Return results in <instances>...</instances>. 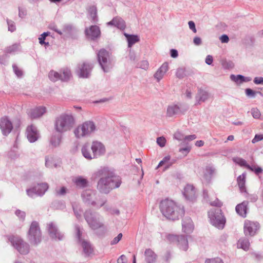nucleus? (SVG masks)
I'll list each match as a JSON object with an SVG mask.
<instances>
[{"label":"nucleus","mask_w":263,"mask_h":263,"mask_svg":"<svg viewBox=\"0 0 263 263\" xmlns=\"http://www.w3.org/2000/svg\"><path fill=\"white\" fill-rule=\"evenodd\" d=\"M15 215L20 219V220L24 221L25 219L26 213L25 212L17 210L15 212Z\"/></svg>","instance_id":"nucleus-50"},{"label":"nucleus","mask_w":263,"mask_h":263,"mask_svg":"<svg viewBox=\"0 0 263 263\" xmlns=\"http://www.w3.org/2000/svg\"><path fill=\"white\" fill-rule=\"evenodd\" d=\"M76 28L71 24H65L63 27L62 34L66 37L71 36L72 33L75 31Z\"/></svg>","instance_id":"nucleus-32"},{"label":"nucleus","mask_w":263,"mask_h":263,"mask_svg":"<svg viewBox=\"0 0 263 263\" xmlns=\"http://www.w3.org/2000/svg\"><path fill=\"white\" fill-rule=\"evenodd\" d=\"M245 93L247 97L249 98H255L257 91H255L251 88H246L245 89Z\"/></svg>","instance_id":"nucleus-48"},{"label":"nucleus","mask_w":263,"mask_h":263,"mask_svg":"<svg viewBox=\"0 0 263 263\" xmlns=\"http://www.w3.org/2000/svg\"><path fill=\"white\" fill-rule=\"evenodd\" d=\"M210 204L212 206H217L219 208L221 207L222 205V202L217 198H216V199L215 201L211 202Z\"/></svg>","instance_id":"nucleus-62"},{"label":"nucleus","mask_w":263,"mask_h":263,"mask_svg":"<svg viewBox=\"0 0 263 263\" xmlns=\"http://www.w3.org/2000/svg\"><path fill=\"white\" fill-rule=\"evenodd\" d=\"M96 129L95 124L93 121H87L84 122L80 127L74 130V134L77 138L89 136Z\"/></svg>","instance_id":"nucleus-8"},{"label":"nucleus","mask_w":263,"mask_h":263,"mask_svg":"<svg viewBox=\"0 0 263 263\" xmlns=\"http://www.w3.org/2000/svg\"><path fill=\"white\" fill-rule=\"evenodd\" d=\"M176 76L179 79H182L185 76V70L184 68H179L177 69Z\"/></svg>","instance_id":"nucleus-47"},{"label":"nucleus","mask_w":263,"mask_h":263,"mask_svg":"<svg viewBox=\"0 0 263 263\" xmlns=\"http://www.w3.org/2000/svg\"><path fill=\"white\" fill-rule=\"evenodd\" d=\"M259 228V224L258 222L246 220L243 227L244 233L246 236H253Z\"/></svg>","instance_id":"nucleus-15"},{"label":"nucleus","mask_w":263,"mask_h":263,"mask_svg":"<svg viewBox=\"0 0 263 263\" xmlns=\"http://www.w3.org/2000/svg\"><path fill=\"white\" fill-rule=\"evenodd\" d=\"M0 128L4 136H7L11 132L13 126L11 122L7 117H2L0 120Z\"/></svg>","instance_id":"nucleus-17"},{"label":"nucleus","mask_w":263,"mask_h":263,"mask_svg":"<svg viewBox=\"0 0 263 263\" xmlns=\"http://www.w3.org/2000/svg\"><path fill=\"white\" fill-rule=\"evenodd\" d=\"M83 231V228L80 227L78 224L74 225L75 236L78 242L84 240L82 238Z\"/></svg>","instance_id":"nucleus-34"},{"label":"nucleus","mask_w":263,"mask_h":263,"mask_svg":"<svg viewBox=\"0 0 263 263\" xmlns=\"http://www.w3.org/2000/svg\"><path fill=\"white\" fill-rule=\"evenodd\" d=\"M46 111L44 106H39L30 110L29 116L32 119H36L42 116Z\"/></svg>","instance_id":"nucleus-21"},{"label":"nucleus","mask_w":263,"mask_h":263,"mask_svg":"<svg viewBox=\"0 0 263 263\" xmlns=\"http://www.w3.org/2000/svg\"><path fill=\"white\" fill-rule=\"evenodd\" d=\"M86 35L90 37L91 40H95L100 36L101 31L99 27L97 25L91 26L89 29H85Z\"/></svg>","instance_id":"nucleus-20"},{"label":"nucleus","mask_w":263,"mask_h":263,"mask_svg":"<svg viewBox=\"0 0 263 263\" xmlns=\"http://www.w3.org/2000/svg\"><path fill=\"white\" fill-rule=\"evenodd\" d=\"M238 245L240 246V247L244 250H249L250 246L249 240L248 238H242L239 239L238 242Z\"/></svg>","instance_id":"nucleus-39"},{"label":"nucleus","mask_w":263,"mask_h":263,"mask_svg":"<svg viewBox=\"0 0 263 263\" xmlns=\"http://www.w3.org/2000/svg\"><path fill=\"white\" fill-rule=\"evenodd\" d=\"M122 237V234L119 233L117 236L115 237L114 239L111 241L110 244L111 245H116L119 242Z\"/></svg>","instance_id":"nucleus-60"},{"label":"nucleus","mask_w":263,"mask_h":263,"mask_svg":"<svg viewBox=\"0 0 263 263\" xmlns=\"http://www.w3.org/2000/svg\"><path fill=\"white\" fill-rule=\"evenodd\" d=\"M72 206L74 215L78 219H80L82 217V210L81 208L76 203H72Z\"/></svg>","instance_id":"nucleus-38"},{"label":"nucleus","mask_w":263,"mask_h":263,"mask_svg":"<svg viewBox=\"0 0 263 263\" xmlns=\"http://www.w3.org/2000/svg\"><path fill=\"white\" fill-rule=\"evenodd\" d=\"M166 238L170 242L176 244L180 249L183 251H186L188 249V241L184 235L168 234Z\"/></svg>","instance_id":"nucleus-12"},{"label":"nucleus","mask_w":263,"mask_h":263,"mask_svg":"<svg viewBox=\"0 0 263 263\" xmlns=\"http://www.w3.org/2000/svg\"><path fill=\"white\" fill-rule=\"evenodd\" d=\"M149 66L148 62L147 61H142L139 64L138 67L140 68L146 70Z\"/></svg>","instance_id":"nucleus-56"},{"label":"nucleus","mask_w":263,"mask_h":263,"mask_svg":"<svg viewBox=\"0 0 263 263\" xmlns=\"http://www.w3.org/2000/svg\"><path fill=\"white\" fill-rule=\"evenodd\" d=\"M176 160L175 159H172L171 161V156L168 155L164 157L163 159L160 161L159 162L158 167H160L162 166L164 164H166L165 166L164 170L168 169L171 166H172L174 163H175Z\"/></svg>","instance_id":"nucleus-29"},{"label":"nucleus","mask_w":263,"mask_h":263,"mask_svg":"<svg viewBox=\"0 0 263 263\" xmlns=\"http://www.w3.org/2000/svg\"><path fill=\"white\" fill-rule=\"evenodd\" d=\"M209 95L206 91L200 89L195 97L196 100V105L200 104L201 102H204L209 98Z\"/></svg>","instance_id":"nucleus-26"},{"label":"nucleus","mask_w":263,"mask_h":263,"mask_svg":"<svg viewBox=\"0 0 263 263\" xmlns=\"http://www.w3.org/2000/svg\"><path fill=\"white\" fill-rule=\"evenodd\" d=\"M20 45L18 44H14L8 47L5 49V52L7 53H12L17 51L19 49Z\"/></svg>","instance_id":"nucleus-45"},{"label":"nucleus","mask_w":263,"mask_h":263,"mask_svg":"<svg viewBox=\"0 0 263 263\" xmlns=\"http://www.w3.org/2000/svg\"><path fill=\"white\" fill-rule=\"evenodd\" d=\"M174 138H175L176 139H177L178 140H179V141L183 140V141H184L185 136L182 134H181L180 132H178L175 133L174 135Z\"/></svg>","instance_id":"nucleus-59"},{"label":"nucleus","mask_w":263,"mask_h":263,"mask_svg":"<svg viewBox=\"0 0 263 263\" xmlns=\"http://www.w3.org/2000/svg\"><path fill=\"white\" fill-rule=\"evenodd\" d=\"M13 70L15 73V74L18 77H21L23 75L22 71L18 69L17 66L15 64H13L12 65Z\"/></svg>","instance_id":"nucleus-57"},{"label":"nucleus","mask_w":263,"mask_h":263,"mask_svg":"<svg viewBox=\"0 0 263 263\" xmlns=\"http://www.w3.org/2000/svg\"><path fill=\"white\" fill-rule=\"evenodd\" d=\"M182 230L186 234H189L192 232L194 229L193 222L190 217H185L182 220Z\"/></svg>","instance_id":"nucleus-22"},{"label":"nucleus","mask_w":263,"mask_h":263,"mask_svg":"<svg viewBox=\"0 0 263 263\" xmlns=\"http://www.w3.org/2000/svg\"><path fill=\"white\" fill-rule=\"evenodd\" d=\"M27 138L28 141L33 143L37 140L40 137V134L36 127L33 125L28 126L26 129Z\"/></svg>","instance_id":"nucleus-18"},{"label":"nucleus","mask_w":263,"mask_h":263,"mask_svg":"<svg viewBox=\"0 0 263 263\" xmlns=\"http://www.w3.org/2000/svg\"><path fill=\"white\" fill-rule=\"evenodd\" d=\"M211 223L218 229H223L226 221L221 209H212L208 212Z\"/></svg>","instance_id":"nucleus-7"},{"label":"nucleus","mask_w":263,"mask_h":263,"mask_svg":"<svg viewBox=\"0 0 263 263\" xmlns=\"http://www.w3.org/2000/svg\"><path fill=\"white\" fill-rule=\"evenodd\" d=\"M160 210L164 216L172 220L178 219L184 213L183 208L177 205L174 201L168 199L161 201Z\"/></svg>","instance_id":"nucleus-2"},{"label":"nucleus","mask_w":263,"mask_h":263,"mask_svg":"<svg viewBox=\"0 0 263 263\" xmlns=\"http://www.w3.org/2000/svg\"><path fill=\"white\" fill-rule=\"evenodd\" d=\"M7 23L8 26V30L11 32H14L16 29L14 22L12 20L7 19Z\"/></svg>","instance_id":"nucleus-49"},{"label":"nucleus","mask_w":263,"mask_h":263,"mask_svg":"<svg viewBox=\"0 0 263 263\" xmlns=\"http://www.w3.org/2000/svg\"><path fill=\"white\" fill-rule=\"evenodd\" d=\"M95 175L100 178L97 189L101 193L108 194L112 190L119 187L122 182L121 177L115 175L107 167L101 168Z\"/></svg>","instance_id":"nucleus-1"},{"label":"nucleus","mask_w":263,"mask_h":263,"mask_svg":"<svg viewBox=\"0 0 263 263\" xmlns=\"http://www.w3.org/2000/svg\"><path fill=\"white\" fill-rule=\"evenodd\" d=\"M52 206L55 209L64 210L66 208L64 202L62 201H54L52 203Z\"/></svg>","instance_id":"nucleus-42"},{"label":"nucleus","mask_w":263,"mask_h":263,"mask_svg":"<svg viewBox=\"0 0 263 263\" xmlns=\"http://www.w3.org/2000/svg\"><path fill=\"white\" fill-rule=\"evenodd\" d=\"M164 74L165 73L162 72L160 69H158L154 74V78L159 82L162 79Z\"/></svg>","instance_id":"nucleus-53"},{"label":"nucleus","mask_w":263,"mask_h":263,"mask_svg":"<svg viewBox=\"0 0 263 263\" xmlns=\"http://www.w3.org/2000/svg\"><path fill=\"white\" fill-rule=\"evenodd\" d=\"M233 161L240 166H244L249 170H253V166H250L247 163V161L240 157H234Z\"/></svg>","instance_id":"nucleus-33"},{"label":"nucleus","mask_w":263,"mask_h":263,"mask_svg":"<svg viewBox=\"0 0 263 263\" xmlns=\"http://www.w3.org/2000/svg\"><path fill=\"white\" fill-rule=\"evenodd\" d=\"M118 263H127V259L124 255H121L117 260Z\"/></svg>","instance_id":"nucleus-64"},{"label":"nucleus","mask_w":263,"mask_h":263,"mask_svg":"<svg viewBox=\"0 0 263 263\" xmlns=\"http://www.w3.org/2000/svg\"><path fill=\"white\" fill-rule=\"evenodd\" d=\"M62 139V135L60 134H55L52 135L50 139V143L54 147H57L60 145Z\"/></svg>","instance_id":"nucleus-36"},{"label":"nucleus","mask_w":263,"mask_h":263,"mask_svg":"<svg viewBox=\"0 0 263 263\" xmlns=\"http://www.w3.org/2000/svg\"><path fill=\"white\" fill-rule=\"evenodd\" d=\"M215 171V168L212 166H206L205 172L204 174V178L208 181L210 182L211 180L212 176Z\"/></svg>","instance_id":"nucleus-35"},{"label":"nucleus","mask_w":263,"mask_h":263,"mask_svg":"<svg viewBox=\"0 0 263 263\" xmlns=\"http://www.w3.org/2000/svg\"><path fill=\"white\" fill-rule=\"evenodd\" d=\"M181 112L180 108L176 104L168 106L166 110V115L169 117L178 115Z\"/></svg>","instance_id":"nucleus-28"},{"label":"nucleus","mask_w":263,"mask_h":263,"mask_svg":"<svg viewBox=\"0 0 263 263\" xmlns=\"http://www.w3.org/2000/svg\"><path fill=\"white\" fill-rule=\"evenodd\" d=\"M205 263H223L222 260L218 257L212 259H208L205 260Z\"/></svg>","instance_id":"nucleus-54"},{"label":"nucleus","mask_w":263,"mask_h":263,"mask_svg":"<svg viewBox=\"0 0 263 263\" xmlns=\"http://www.w3.org/2000/svg\"><path fill=\"white\" fill-rule=\"evenodd\" d=\"M243 76L241 74L234 75L231 74L230 76V79L232 81L235 82L237 84H240L243 83Z\"/></svg>","instance_id":"nucleus-43"},{"label":"nucleus","mask_w":263,"mask_h":263,"mask_svg":"<svg viewBox=\"0 0 263 263\" xmlns=\"http://www.w3.org/2000/svg\"><path fill=\"white\" fill-rule=\"evenodd\" d=\"M237 181L240 192L241 193H247L246 188L245 186L246 174L243 173L242 175H239L237 178Z\"/></svg>","instance_id":"nucleus-30"},{"label":"nucleus","mask_w":263,"mask_h":263,"mask_svg":"<svg viewBox=\"0 0 263 263\" xmlns=\"http://www.w3.org/2000/svg\"><path fill=\"white\" fill-rule=\"evenodd\" d=\"M263 139V135H256L252 139V142L255 143Z\"/></svg>","instance_id":"nucleus-63"},{"label":"nucleus","mask_w":263,"mask_h":263,"mask_svg":"<svg viewBox=\"0 0 263 263\" xmlns=\"http://www.w3.org/2000/svg\"><path fill=\"white\" fill-rule=\"evenodd\" d=\"M157 144L161 147H164L165 145L166 139L163 137H159L157 138Z\"/></svg>","instance_id":"nucleus-52"},{"label":"nucleus","mask_w":263,"mask_h":263,"mask_svg":"<svg viewBox=\"0 0 263 263\" xmlns=\"http://www.w3.org/2000/svg\"><path fill=\"white\" fill-rule=\"evenodd\" d=\"M48 77L51 81L55 82L61 80V74L53 70H51L49 73Z\"/></svg>","instance_id":"nucleus-41"},{"label":"nucleus","mask_w":263,"mask_h":263,"mask_svg":"<svg viewBox=\"0 0 263 263\" xmlns=\"http://www.w3.org/2000/svg\"><path fill=\"white\" fill-rule=\"evenodd\" d=\"M27 239L30 243L34 246L38 245L42 240V233L39 223L33 221L27 233Z\"/></svg>","instance_id":"nucleus-5"},{"label":"nucleus","mask_w":263,"mask_h":263,"mask_svg":"<svg viewBox=\"0 0 263 263\" xmlns=\"http://www.w3.org/2000/svg\"><path fill=\"white\" fill-rule=\"evenodd\" d=\"M253 82L256 85H263V77H256L253 80Z\"/></svg>","instance_id":"nucleus-61"},{"label":"nucleus","mask_w":263,"mask_h":263,"mask_svg":"<svg viewBox=\"0 0 263 263\" xmlns=\"http://www.w3.org/2000/svg\"><path fill=\"white\" fill-rule=\"evenodd\" d=\"M124 35L127 39L128 47H131L134 44L139 42L140 40L139 36L137 35L128 34L126 33H124Z\"/></svg>","instance_id":"nucleus-31"},{"label":"nucleus","mask_w":263,"mask_h":263,"mask_svg":"<svg viewBox=\"0 0 263 263\" xmlns=\"http://www.w3.org/2000/svg\"><path fill=\"white\" fill-rule=\"evenodd\" d=\"M183 194L186 200L193 201L196 198L195 187L191 184L186 185L184 189Z\"/></svg>","instance_id":"nucleus-19"},{"label":"nucleus","mask_w":263,"mask_h":263,"mask_svg":"<svg viewBox=\"0 0 263 263\" xmlns=\"http://www.w3.org/2000/svg\"><path fill=\"white\" fill-rule=\"evenodd\" d=\"M81 152L83 157L87 160L99 158L105 154L106 148L104 145L99 141H93L91 144H84Z\"/></svg>","instance_id":"nucleus-3"},{"label":"nucleus","mask_w":263,"mask_h":263,"mask_svg":"<svg viewBox=\"0 0 263 263\" xmlns=\"http://www.w3.org/2000/svg\"><path fill=\"white\" fill-rule=\"evenodd\" d=\"M251 114L253 118L258 119L260 116V112L257 108H252L251 109Z\"/></svg>","instance_id":"nucleus-58"},{"label":"nucleus","mask_w":263,"mask_h":263,"mask_svg":"<svg viewBox=\"0 0 263 263\" xmlns=\"http://www.w3.org/2000/svg\"><path fill=\"white\" fill-rule=\"evenodd\" d=\"M97 59L99 65L104 72H108L113 67L110 54L106 49H100L97 53Z\"/></svg>","instance_id":"nucleus-6"},{"label":"nucleus","mask_w":263,"mask_h":263,"mask_svg":"<svg viewBox=\"0 0 263 263\" xmlns=\"http://www.w3.org/2000/svg\"><path fill=\"white\" fill-rule=\"evenodd\" d=\"M248 204V201H244L241 203L237 204L235 208L237 213L243 218L247 216Z\"/></svg>","instance_id":"nucleus-23"},{"label":"nucleus","mask_w":263,"mask_h":263,"mask_svg":"<svg viewBox=\"0 0 263 263\" xmlns=\"http://www.w3.org/2000/svg\"><path fill=\"white\" fill-rule=\"evenodd\" d=\"M50 34L49 32H45L43 33L39 38V43L41 45H43L45 43V40L46 37Z\"/></svg>","instance_id":"nucleus-51"},{"label":"nucleus","mask_w":263,"mask_h":263,"mask_svg":"<svg viewBox=\"0 0 263 263\" xmlns=\"http://www.w3.org/2000/svg\"><path fill=\"white\" fill-rule=\"evenodd\" d=\"M108 25H113L120 30H124L126 28L125 21L120 17H115L111 21L107 23Z\"/></svg>","instance_id":"nucleus-24"},{"label":"nucleus","mask_w":263,"mask_h":263,"mask_svg":"<svg viewBox=\"0 0 263 263\" xmlns=\"http://www.w3.org/2000/svg\"><path fill=\"white\" fill-rule=\"evenodd\" d=\"M84 216L87 223L92 229L97 230L103 227V224L101 222L98 213L93 212L91 210H87L85 212Z\"/></svg>","instance_id":"nucleus-9"},{"label":"nucleus","mask_w":263,"mask_h":263,"mask_svg":"<svg viewBox=\"0 0 263 263\" xmlns=\"http://www.w3.org/2000/svg\"><path fill=\"white\" fill-rule=\"evenodd\" d=\"M47 230L50 237L55 240H62L64 235L61 233L57 227L55 223L51 222L47 224Z\"/></svg>","instance_id":"nucleus-16"},{"label":"nucleus","mask_w":263,"mask_h":263,"mask_svg":"<svg viewBox=\"0 0 263 263\" xmlns=\"http://www.w3.org/2000/svg\"><path fill=\"white\" fill-rule=\"evenodd\" d=\"M60 74H61V80L64 82L69 81L71 77V71L68 68L64 69Z\"/></svg>","instance_id":"nucleus-37"},{"label":"nucleus","mask_w":263,"mask_h":263,"mask_svg":"<svg viewBox=\"0 0 263 263\" xmlns=\"http://www.w3.org/2000/svg\"><path fill=\"white\" fill-rule=\"evenodd\" d=\"M96 192L95 191L91 190H87L84 191L82 194L81 197L83 200V201L88 205H91L93 206L96 207L99 209L101 207L103 206L104 204H105L106 202V200H102V202L99 204H97L96 200L97 199L96 198Z\"/></svg>","instance_id":"nucleus-10"},{"label":"nucleus","mask_w":263,"mask_h":263,"mask_svg":"<svg viewBox=\"0 0 263 263\" xmlns=\"http://www.w3.org/2000/svg\"><path fill=\"white\" fill-rule=\"evenodd\" d=\"M83 248V251L86 256H89L92 253L93 249L90 242L86 240H83L78 242Z\"/></svg>","instance_id":"nucleus-27"},{"label":"nucleus","mask_w":263,"mask_h":263,"mask_svg":"<svg viewBox=\"0 0 263 263\" xmlns=\"http://www.w3.org/2000/svg\"><path fill=\"white\" fill-rule=\"evenodd\" d=\"M76 124V119L71 114L62 113L54 121V128L59 134L71 130Z\"/></svg>","instance_id":"nucleus-4"},{"label":"nucleus","mask_w":263,"mask_h":263,"mask_svg":"<svg viewBox=\"0 0 263 263\" xmlns=\"http://www.w3.org/2000/svg\"><path fill=\"white\" fill-rule=\"evenodd\" d=\"M49 188L47 183H38L37 185L26 190V193L28 196L33 198L34 195L42 196Z\"/></svg>","instance_id":"nucleus-13"},{"label":"nucleus","mask_w":263,"mask_h":263,"mask_svg":"<svg viewBox=\"0 0 263 263\" xmlns=\"http://www.w3.org/2000/svg\"><path fill=\"white\" fill-rule=\"evenodd\" d=\"M145 260L147 263H155L157 258V254L151 249H146L144 252Z\"/></svg>","instance_id":"nucleus-25"},{"label":"nucleus","mask_w":263,"mask_h":263,"mask_svg":"<svg viewBox=\"0 0 263 263\" xmlns=\"http://www.w3.org/2000/svg\"><path fill=\"white\" fill-rule=\"evenodd\" d=\"M89 13L92 20L95 22L97 17V7L95 6L90 7L89 9Z\"/></svg>","instance_id":"nucleus-44"},{"label":"nucleus","mask_w":263,"mask_h":263,"mask_svg":"<svg viewBox=\"0 0 263 263\" xmlns=\"http://www.w3.org/2000/svg\"><path fill=\"white\" fill-rule=\"evenodd\" d=\"M93 67L92 63L84 62L78 65L77 73L79 77L81 78H88L91 74V72Z\"/></svg>","instance_id":"nucleus-14"},{"label":"nucleus","mask_w":263,"mask_h":263,"mask_svg":"<svg viewBox=\"0 0 263 263\" xmlns=\"http://www.w3.org/2000/svg\"><path fill=\"white\" fill-rule=\"evenodd\" d=\"M75 183L77 186L84 188L87 186L88 181L87 179L82 177H79L76 179Z\"/></svg>","instance_id":"nucleus-40"},{"label":"nucleus","mask_w":263,"mask_h":263,"mask_svg":"<svg viewBox=\"0 0 263 263\" xmlns=\"http://www.w3.org/2000/svg\"><path fill=\"white\" fill-rule=\"evenodd\" d=\"M67 189L65 186H63L60 190H55V194L58 196H63L66 194Z\"/></svg>","instance_id":"nucleus-55"},{"label":"nucleus","mask_w":263,"mask_h":263,"mask_svg":"<svg viewBox=\"0 0 263 263\" xmlns=\"http://www.w3.org/2000/svg\"><path fill=\"white\" fill-rule=\"evenodd\" d=\"M11 245L18 251L21 254H27L30 250V247L28 243L25 242L22 239L12 236L9 238Z\"/></svg>","instance_id":"nucleus-11"},{"label":"nucleus","mask_w":263,"mask_h":263,"mask_svg":"<svg viewBox=\"0 0 263 263\" xmlns=\"http://www.w3.org/2000/svg\"><path fill=\"white\" fill-rule=\"evenodd\" d=\"M186 145L184 147H180L179 152L181 153L184 156H186L190 152L191 147L188 145V143L185 144Z\"/></svg>","instance_id":"nucleus-46"}]
</instances>
